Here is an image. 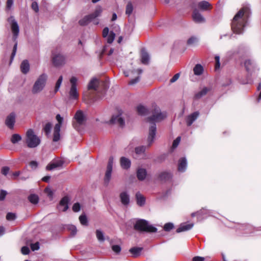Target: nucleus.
Masks as SVG:
<instances>
[{"instance_id": "nucleus-1", "label": "nucleus", "mask_w": 261, "mask_h": 261, "mask_svg": "<svg viewBox=\"0 0 261 261\" xmlns=\"http://www.w3.org/2000/svg\"><path fill=\"white\" fill-rule=\"evenodd\" d=\"M151 110L152 115L147 118V121L150 123L149 128V133L147 137V147H149L154 141L156 132V127L155 122H160L166 117V113L161 112L159 107L153 105Z\"/></svg>"}, {"instance_id": "nucleus-2", "label": "nucleus", "mask_w": 261, "mask_h": 261, "mask_svg": "<svg viewBox=\"0 0 261 261\" xmlns=\"http://www.w3.org/2000/svg\"><path fill=\"white\" fill-rule=\"evenodd\" d=\"M249 14V8L244 7L235 15L231 22V29L234 33L241 34L243 33Z\"/></svg>"}, {"instance_id": "nucleus-3", "label": "nucleus", "mask_w": 261, "mask_h": 261, "mask_svg": "<svg viewBox=\"0 0 261 261\" xmlns=\"http://www.w3.org/2000/svg\"><path fill=\"white\" fill-rule=\"evenodd\" d=\"M8 21L11 25V31H12V34H13V39L14 41L15 42V43L13 46V51H12V53L11 56L10 63H11V61L13 60V59L14 58V57H15L16 53L17 45L16 39L19 35V28L18 24L16 20L15 19V18L13 16H10L8 18Z\"/></svg>"}, {"instance_id": "nucleus-4", "label": "nucleus", "mask_w": 261, "mask_h": 261, "mask_svg": "<svg viewBox=\"0 0 261 261\" xmlns=\"http://www.w3.org/2000/svg\"><path fill=\"white\" fill-rule=\"evenodd\" d=\"M41 143V140L32 129H29L26 133L25 143L29 148H36Z\"/></svg>"}, {"instance_id": "nucleus-5", "label": "nucleus", "mask_w": 261, "mask_h": 261, "mask_svg": "<svg viewBox=\"0 0 261 261\" xmlns=\"http://www.w3.org/2000/svg\"><path fill=\"white\" fill-rule=\"evenodd\" d=\"M47 75L42 73L37 78L32 89L33 94H37L41 92L44 88L47 80Z\"/></svg>"}, {"instance_id": "nucleus-6", "label": "nucleus", "mask_w": 261, "mask_h": 261, "mask_svg": "<svg viewBox=\"0 0 261 261\" xmlns=\"http://www.w3.org/2000/svg\"><path fill=\"white\" fill-rule=\"evenodd\" d=\"M98 87H101V90L105 92L109 88V84L107 80L99 81L96 78H93L89 82L88 88L89 90L93 89L99 92Z\"/></svg>"}, {"instance_id": "nucleus-7", "label": "nucleus", "mask_w": 261, "mask_h": 261, "mask_svg": "<svg viewBox=\"0 0 261 261\" xmlns=\"http://www.w3.org/2000/svg\"><path fill=\"white\" fill-rule=\"evenodd\" d=\"M134 228L138 230L148 232H154L157 231L155 227L149 225L147 221L143 219L138 220L134 225Z\"/></svg>"}, {"instance_id": "nucleus-8", "label": "nucleus", "mask_w": 261, "mask_h": 261, "mask_svg": "<svg viewBox=\"0 0 261 261\" xmlns=\"http://www.w3.org/2000/svg\"><path fill=\"white\" fill-rule=\"evenodd\" d=\"M102 11V8L100 7H96L93 13L84 16L82 19L79 20V23L80 25L81 26L88 25L94 19L99 16Z\"/></svg>"}, {"instance_id": "nucleus-9", "label": "nucleus", "mask_w": 261, "mask_h": 261, "mask_svg": "<svg viewBox=\"0 0 261 261\" xmlns=\"http://www.w3.org/2000/svg\"><path fill=\"white\" fill-rule=\"evenodd\" d=\"M131 69H129L128 71H124V74L125 76H130L134 77L128 83L130 85H134L137 83L139 81V75L141 74L142 70L140 68H134L132 67Z\"/></svg>"}, {"instance_id": "nucleus-10", "label": "nucleus", "mask_w": 261, "mask_h": 261, "mask_svg": "<svg viewBox=\"0 0 261 261\" xmlns=\"http://www.w3.org/2000/svg\"><path fill=\"white\" fill-rule=\"evenodd\" d=\"M74 119L75 122H73V126L76 130L80 131L81 126L86 122V116L82 111L78 110L74 115Z\"/></svg>"}, {"instance_id": "nucleus-11", "label": "nucleus", "mask_w": 261, "mask_h": 261, "mask_svg": "<svg viewBox=\"0 0 261 261\" xmlns=\"http://www.w3.org/2000/svg\"><path fill=\"white\" fill-rule=\"evenodd\" d=\"M77 79L72 76L70 79L71 87L68 92L69 98L71 100H76L79 99V94L77 89Z\"/></svg>"}, {"instance_id": "nucleus-12", "label": "nucleus", "mask_w": 261, "mask_h": 261, "mask_svg": "<svg viewBox=\"0 0 261 261\" xmlns=\"http://www.w3.org/2000/svg\"><path fill=\"white\" fill-rule=\"evenodd\" d=\"M56 119L58 121V123H57L55 125L54 129L53 141L54 142H57L60 139V133L61 130V127L63 121V117H62L60 114L57 115Z\"/></svg>"}, {"instance_id": "nucleus-13", "label": "nucleus", "mask_w": 261, "mask_h": 261, "mask_svg": "<svg viewBox=\"0 0 261 261\" xmlns=\"http://www.w3.org/2000/svg\"><path fill=\"white\" fill-rule=\"evenodd\" d=\"M113 158L110 157L107 167V170L105 173L104 182L105 184L108 185L111 179V174L113 169Z\"/></svg>"}, {"instance_id": "nucleus-14", "label": "nucleus", "mask_w": 261, "mask_h": 261, "mask_svg": "<svg viewBox=\"0 0 261 261\" xmlns=\"http://www.w3.org/2000/svg\"><path fill=\"white\" fill-rule=\"evenodd\" d=\"M67 58L62 53L53 55V62L54 65H61L66 63Z\"/></svg>"}, {"instance_id": "nucleus-15", "label": "nucleus", "mask_w": 261, "mask_h": 261, "mask_svg": "<svg viewBox=\"0 0 261 261\" xmlns=\"http://www.w3.org/2000/svg\"><path fill=\"white\" fill-rule=\"evenodd\" d=\"M192 18L193 20L196 23H203L205 21V18L199 12L196 8L193 9Z\"/></svg>"}, {"instance_id": "nucleus-16", "label": "nucleus", "mask_w": 261, "mask_h": 261, "mask_svg": "<svg viewBox=\"0 0 261 261\" xmlns=\"http://www.w3.org/2000/svg\"><path fill=\"white\" fill-rule=\"evenodd\" d=\"M69 198L67 196H65L60 200L58 209L59 211L65 212L68 208V202Z\"/></svg>"}, {"instance_id": "nucleus-17", "label": "nucleus", "mask_w": 261, "mask_h": 261, "mask_svg": "<svg viewBox=\"0 0 261 261\" xmlns=\"http://www.w3.org/2000/svg\"><path fill=\"white\" fill-rule=\"evenodd\" d=\"M15 122V115L12 113L9 115L6 119L5 123L6 125L10 129H12Z\"/></svg>"}, {"instance_id": "nucleus-18", "label": "nucleus", "mask_w": 261, "mask_h": 261, "mask_svg": "<svg viewBox=\"0 0 261 261\" xmlns=\"http://www.w3.org/2000/svg\"><path fill=\"white\" fill-rule=\"evenodd\" d=\"M110 123L117 124L120 126H123L124 125V121L121 117L120 115H113L110 121Z\"/></svg>"}, {"instance_id": "nucleus-19", "label": "nucleus", "mask_w": 261, "mask_h": 261, "mask_svg": "<svg viewBox=\"0 0 261 261\" xmlns=\"http://www.w3.org/2000/svg\"><path fill=\"white\" fill-rule=\"evenodd\" d=\"M146 147L145 146H140L135 148V154L136 158L141 156L142 159H146V154L145 153Z\"/></svg>"}, {"instance_id": "nucleus-20", "label": "nucleus", "mask_w": 261, "mask_h": 261, "mask_svg": "<svg viewBox=\"0 0 261 261\" xmlns=\"http://www.w3.org/2000/svg\"><path fill=\"white\" fill-rule=\"evenodd\" d=\"M187 166V161L186 158H182L178 161V170L184 172L186 171Z\"/></svg>"}, {"instance_id": "nucleus-21", "label": "nucleus", "mask_w": 261, "mask_h": 261, "mask_svg": "<svg viewBox=\"0 0 261 261\" xmlns=\"http://www.w3.org/2000/svg\"><path fill=\"white\" fill-rule=\"evenodd\" d=\"M120 199L122 204L125 206L128 205L129 203V195L126 192H123L120 193Z\"/></svg>"}, {"instance_id": "nucleus-22", "label": "nucleus", "mask_w": 261, "mask_h": 261, "mask_svg": "<svg viewBox=\"0 0 261 261\" xmlns=\"http://www.w3.org/2000/svg\"><path fill=\"white\" fill-rule=\"evenodd\" d=\"M193 223H182L180 225L179 227L176 229V232L177 233H179L182 231L189 230L191 229L193 227Z\"/></svg>"}, {"instance_id": "nucleus-23", "label": "nucleus", "mask_w": 261, "mask_h": 261, "mask_svg": "<svg viewBox=\"0 0 261 261\" xmlns=\"http://www.w3.org/2000/svg\"><path fill=\"white\" fill-rule=\"evenodd\" d=\"M199 113L198 112H195L189 115L187 118V124L188 126H190L193 122L198 118Z\"/></svg>"}, {"instance_id": "nucleus-24", "label": "nucleus", "mask_w": 261, "mask_h": 261, "mask_svg": "<svg viewBox=\"0 0 261 261\" xmlns=\"http://www.w3.org/2000/svg\"><path fill=\"white\" fill-rule=\"evenodd\" d=\"M136 199L137 204L139 206H142L145 204V198L140 192H137L136 194Z\"/></svg>"}, {"instance_id": "nucleus-25", "label": "nucleus", "mask_w": 261, "mask_h": 261, "mask_svg": "<svg viewBox=\"0 0 261 261\" xmlns=\"http://www.w3.org/2000/svg\"><path fill=\"white\" fill-rule=\"evenodd\" d=\"M150 56L148 53L145 50H141V62L143 64H148L149 63Z\"/></svg>"}, {"instance_id": "nucleus-26", "label": "nucleus", "mask_w": 261, "mask_h": 261, "mask_svg": "<svg viewBox=\"0 0 261 261\" xmlns=\"http://www.w3.org/2000/svg\"><path fill=\"white\" fill-rule=\"evenodd\" d=\"M120 164L123 169H127L130 166L131 162L129 159L125 157H121L120 159Z\"/></svg>"}, {"instance_id": "nucleus-27", "label": "nucleus", "mask_w": 261, "mask_h": 261, "mask_svg": "<svg viewBox=\"0 0 261 261\" xmlns=\"http://www.w3.org/2000/svg\"><path fill=\"white\" fill-rule=\"evenodd\" d=\"M63 164V162L61 160H58L48 164L46 166V170H51L57 167H61Z\"/></svg>"}, {"instance_id": "nucleus-28", "label": "nucleus", "mask_w": 261, "mask_h": 261, "mask_svg": "<svg viewBox=\"0 0 261 261\" xmlns=\"http://www.w3.org/2000/svg\"><path fill=\"white\" fill-rule=\"evenodd\" d=\"M147 172L146 169L143 168H139L137 172V176L140 180H143L146 176Z\"/></svg>"}, {"instance_id": "nucleus-29", "label": "nucleus", "mask_w": 261, "mask_h": 261, "mask_svg": "<svg viewBox=\"0 0 261 261\" xmlns=\"http://www.w3.org/2000/svg\"><path fill=\"white\" fill-rule=\"evenodd\" d=\"M172 174L170 172H162L159 176V178L161 181H168L172 178Z\"/></svg>"}, {"instance_id": "nucleus-30", "label": "nucleus", "mask_w": 261, "mask_h": 261, "mask_svg": "<svg viewBox=\"0 0 261 261\" xmlns=\"http://www.w3.org/2000/svg\"><path fill=\"white\" fill-rule=\"evenodd\" d=\"M199 39L198 37L193 36L191 37L188 40H187V44L191 46H195L198 44L199 42Z\"/></svg>"}, {"instance_id": "nucleus-31", "label": "nucleus", "mask_w": 261, "mask_h": 261, "mask_svg": "<svg viewBox=\"0 0 261 261\" xmlns=\"http://www.w3.org/2000/svg\"><path fill=\"white\" fill-rule=\"evenodd\" d=\"M138 113L142 116L146 115L148 113V110L143 106L139 105L137 108Z\"/></svg>"}, {"instance_id": "nucleus-32", "label": "nucleus", "mask_w": 261, "mask_h": 261, "mask_svg": "<svg viewBox=\"0 0 261 261\" xmlns=\"http://www.w3.org/2000/svg\"><path fill=\"white\" fill-rule=\"evenodd\" d=\"M198 7L202 10H206L210 6V3L206 1H201L198 3Z\"/></svg>"}, {"instance_id": "nucleus-33", "label": "nucleus", "mask_w": 261, "mask_h": 261, "mask_svg": "<svg viewBox=\"0 0 261 261\" xmlns=\"http://www.w3.org/2000/svg\"><path fill=\"white\" fill-rule=\"evenodd\" d=\"M141 250V248L133 247L130 248L129 251L133 254L134 257H137L139 255Z\"/></svg>"}, {"instance_id": "nucleus-34", "label": "nucleus", "mask_w": 261, "mask_h": 261, "mask_svg": "<svg viewBox=\"0 0 261 261\" xmlns=\"http://www.w3.org/2000/svg\"><path fill=\"white\" fill-rule=\"evenodd\" d=\"M208 91V89L207 88H204L200 91L198 92L195 94V97L197 99L200 98L201 97L205 95L207 93Z\"/></svg>"}, {"instance_id": "nucleus-35", "label": "nucleus", "mask_w": 261, "mask_h": 261, "mask_svg": "<svg viewBox=\"0 0 261 261\" xmlns=\"http://www.w3.org/2000/svg\"><path fill=\"white\" fill-rule=\"evenodd\" d=\"M28 199L30 202L35 204L38 202L39 198L37 195L33 194L28 197Z\"/></svg>"}, {"instance_id": "nucleus-36", "label": "nucleus", "mask_w": 261, "mask_h": 261, "mask_svg": "<svg viewBox=\"0 0 261 261\" xmlns=\"http://www.w3.org/2000/svg\"><path fill=\"white\" fill-rule=\"evenodd\" d=\"M21 140V137L18 134H13L12 136L11 141L12 143L15 144Z\"/></svg>"}, {"instance_id": "nucleus-37", "label": "nucleus", "mask_w": 261, "mask_h": 261, "mask_svg": "<svg viewBox=\"0 0 261 261\" xmlns=\"http://www.w3.org/2000/svg\"><path fill=\"white\" fill-rule=\"evenodd\" d=\"M62 81H63V76L62 75H61L58 80H57L56 83V85H55V92L56 93L57 92L60 88V86L61 85V84L62 83Z\"/></svg>"}, {"instance_id": "nucleus-38", "label": "nucleus", "mask_w": 261, "mask_h": 261, "mask_svg": "<svg viewBox=\"0 0 261 261\" xmlns=\"http://www.w3.org/2000/svg\"><path fill=\"white\" fill-rule=\"evenodd\" d=\"M79 220L82 225L85 226L88 225L87 218L85 214H82L80 216Z\"/></svg>"}, {"instance_id": "nucleus-39", "label": "nucleus", "mask_w": 261, "mask_h": 261, "mask_svg": "<svg viewBox=\"0 0 261 261\" xmlns=\"http://www.w3.org/2000/svg\"><path fill=\"white\" fill-rule=\"evenodd\" d=\"M193 71L195 75H201L203 71V66H195Z\"/></svg>"}, {"instance_id": "nucleus-40", "label": "nucleus", "mask_w": 261, "mask_h": 261, "mask_svg": "<svg viewBox=\"0 0 261 261\" xmlns=\"http://www.w3.org/2000/svg\"><path fill=\"white\" fill-rule=\"evenodd\" d=\"M96 235L98 240L100 242H103L105 238L103 232L100 230H96Z\"/></svg>"}, {"instance_id": "nucleus-41", "label": "nucleus", "mask_w": 261, "mask_h": 261, "mask_svg": "<svg viewBox=\"0 0 261 261\" xmlns=\"http://www.w3.org/2000/svg\"><path fill=\"white\" fill-rule=\"evenodd\" d=\"M107 41L108 43H112L115 37V34L113 32H111L109 35L107 37Z\"/></svg>"}, {"instance_id": "nucleus-42", "label": "nucleus", "mask_w": 261, "mask_h": 261, "mask_svg": "<svg viewBox=\"0 0 261 261\" xmlns=\"http://www.w3.org/2000/svg\"><path fill=\"white\" fill-rule=\"evenodd\" d=\"M133 6L130 2L128 3L126 7L125 13L127 15H129L133 12Z\"/></svg>"}, {"instance_id": "nucleus-43", "label": "nucleus", "mask_w": 261, "mask_h": 261, "mask_svg": "<svg viewBox=\"0 0 261 261\" xmlns=\"http://www.w3.org/2000/svg\"><path fill=\"white\" fill-rule=\"evenodd\" d=\"M68 229L70 231L72 236H74L77 232V229L74 225H71L68 226Z\"/></svg>"}, {"instance_id": "nucleus-44", "label": "nucleus", "mask_w": 261, "mask_h": 261, "mask_svg": "<svg viewBox=\"0 0 261 261\" xmlns=\"http://www.w3.org/2000/svg\"><path fill=\"white\" fill-rule=\"evenodd\" d=\"M51 124L50 123H47L45 124L44 127V131L46 135H48L51 130Z\"/></svg>"}, {"instance_id": "nucleus-45", "label": "nucleus", "mask_w": 261, "mask_h": 261, "mask_svg": "<svg viewBox=\"0 0 261 261\" xmlns=\"http://www.w3.org/2000/svg\"><path fill=\"white\" fill-rule=\"evenodd\" d=\"M173 227L174 225L172 223H167L165 224L164 229L165 231H169L171 230Z\"/></svg>"}, {"instance_id": "nucleus-46", "label": "nucleus", "mask_w": 261, "mask_h": 261, "mask_svg": "<svg viewBox=\"0 0 261 261\" xmlns=\"http://www.w3.org/2000/svg\"><path fill=\"white\" fill-rule=\"evenodd\" d=\"M112 250L117 254H118L120 252L121 250V248L119 245H114L112 247Z\"/></svg>"}, {"instance_id": "nucleus-47", "label": "nucleus", "mask_w": 261, "mask_h": 261, "mask_svg": "<svg viewBox=\"0 0 261 261\" xmlns=\"http://www.w3.org/2000/svg\"><path fill=\"white\" fill-rule=\"evenodd\" d=\"M81 210V205L79 202L74 203L72 206V210L74 212H78Z\"/></svg>"}, {"instance_id": "nucleus-48", "label": "nucleus", "mask_w": 261, "mask_h": 261, "mask_svg": "<svg viewBox=\"0 0 261 261\" xmlns=\"http://www.w3.org/2000/svg\"><path fill=\"white\" fill-rule=\"evenodd\" d=\"M6 218L8 220H14L16 218V215L12 213H8L6 216Z\"/></svg>"}, {"instance_id": "nucleus-49", "label": "nucleus", "mask_w": 261, "mask_h": 261, "mask_svg": "<svg viewBox=\"0 0 261 261\" xmlns=\"http://www.w3.org/2000/svg\"><path fill=\"white\" fill-rule=\"evenodd\" d=\"M180 137H178L175 140L173 141L172 144V148L174 149L177 147L180 141Z\"/></svg>"}, {"instance_id": "nucleus-50", "label": "nucleus", "mask_w": 261, "mask_h": 261, "mask_svg": "<svg viewBox=\"0 0 261 261\" xmlns=\"http://www.w3.org/2000/svg\"><path fill=\"white\" fill-rule=\"evenodd\" d=\"M31 248L32 251L38 250L39 249V242H36L34 244H31Z\"/></svg>"}, {"instance_id": "nucleus-51", "label": "nucleus", "mask_w": 261, "mask_h": 261, "mask_svg": "<svg viewBox=\"0 0 261 261\" xmlns=\"http://www.w3.org/2000/svg\"><path fill=\"white\" fill-rule=\"evenodd\" d=\"M21 252L22 254L27 255L30 253V251L28 247L23 246L21 248Z\"/></svg>"}, {"instance_id": "nucleus-52", "label": "nucleus", "mask_w": 261, "mask_h": 261, "mask_svg": "<svg viewBox=\"0 0 261 261\" xmlns=\"http://www.w3.org/2000/svg\"><path fill=\"white\" fill-rule=\"evenodd\" d=\"M31 7H32V9L34 11H35L36 12H38L39 7H38V4L36 2H34L32 3Z\"/></svg>"}, {"instance_id": "nucleus-53", "label": "nucleus", "mask_w": 261, "mask_h": 261, "mask_svg": "<svg viewBox=\"0 0 261 261\" xmlns=\"http://www.w3.org/2000/svg\"><path fill=\"white\" fill-rule=\"evenodd\" d=\"M7 194V191L2 190L0 192V200L2 201L5 199V197Z\"/></svg>"}, {"instance_id": "nucleus-54", "label": "nucleus", "mask_w": 261, "mask_h": 261, "mask_svg": "<svg viewBox=\"0 0 261 261\" xmlns=\"http://www.w3.org/2000/svg\"><path fill=\"white\" fill-rule=\"evenodd\" d=\"M21 71L24 73L27 74L30 70V66H20Z\"/></svg>"}, {"instance_id": "nucleus-55", "label": "nucleus", "mask_w": 261, "mask_h": 261, "mask_svg": "<svg viewBox=\"0 0 261 261\" xmlns=\"http://www.w3.org/2000/svg\"><path fill=\"white\" fill-rule=\"evenodd\" d=\"M9 170L10 168L8 167H4L2 169V173L4 175H6L8 173Z\"/></svg>"}, {"instance_id": "nucleus-56", "label": "nucleus", "mask_w": 261, "mask_h": 261, "mask_svg": "<svg viewBox=\"0 0 261 261\" xmlns=\"http://www.w3.org/2000/svg\"><path fill=\"white\" fill-rule=\"evenodd\" d=\"M30 166L32 168V169H35L37 168L38 166V163L36 161H31L30 163Z\"/></svg>"}, {"instance_id": "nucleus-57", "label": "nucleus", "mask_w": 261, "mask_h": 261, "mask_svg": "<svg viewBox=\"0 0 261 261\" xmlns=\"http://www.w3.org/2000/svg\"><path fill=\"white\" fill-rule=\"evenodd\" d=\"M109 30L108 28H107V27L105 28L102 31V36L104 38L107 37L108 36V35H109Z\"/></svg>"}, {"instance_id": "nucleus-58", "label": "nucleus", "mask_w": 261, "mask_h": 261, "mask_svg": "<svg viewBox=\"0 0 261 261\" xmlns=\"http://www.w3.org/2000/svg\"><path fill=\"white\" fill-rule=\"evenodd\" d=\"M179 75H180V73H177L176 74H175L172 79H171L170 82V83H174L175 82V81H176L179 78Z\"/></svg>"}, {"instance_id": "nucleus-59", "label": "nucleus", "mask_w": 261, "mask_h": 261, "mask_svg": "<svg viewBox=\"0 0 261 261\" xmlns=\"http://www.w3.org/2000/svg\"><path fill=\"white\" fill-rule=\"evenodd\" d=\"M20 171H15L14 172H13L12 174V177L11 178L12 179H16L18 176L20 175Z\"/></svg>"}, {"instance_id": "nucleus-60", "label": "nucleus", "mask_w": 261, "mask_h": 261, "mask_svg": "<svg viewBox=\"0 0 261 261\" xmlns=\"http://www.w3.org/2000/svg\"><path fill=\"white\" fill-rule=\"evenodd\" d=\"M193 261H204V258L201 256H195L193 258Z\"/></svg>"}, {"instance_id": "nucleus-61", "label": "nucleus", "mask_w": 261, "mask_h": 261, "mask_svg": "<svg viewBox=\"0 0 261 261\" xmlns=\"http://www.w3.org/2000/svg\"><path fill=\"white\" fill-rule=\"evenodd\" d=\"M215 60L216 62L215 65H220V57L218 55L215 56Z\"/></svg>"}, {"instance_id": "nucleus-62", "label": "nucleus", "mask_w": 261, "mask_h": 261, "mask_svg": "<svg viewBox=\"0 0 261 261\" xmlns=\"http://www.w3.org/2000/svg\"><path fill=\"white\" fill-rule=\"evenodd\" d=\"M253 63H252V61L250 60V59H246L244 61V65H245V66H247V65H250L251 64H252Z\"/></svg>"}, {"instance_id": "nucleus-63", "label": "nucleus", "mask_w": 261, "mask_h": 261, "mask_svg": "<svg viewBox=\"0 0 261 261\" xmlns=\"http://www.w3.org/2000/svg\"><path fill=\"white\" fill-rule=\"evenodd\" d=\"M13 5V0H8L7 2V7L10 9Z\"/></svg>"}, {"instance_id": "nucleus-64", "label": "nucleus", "mask_w": 261, "mask_h": 261, "mask_svg": "<svg viewBox=\"0 0 261 261\" xmlns=\"http://www.w3.org/2000/svg\"><path fill=\"white\" fill-rule=\"evenodd\" d=\"M50 178V177L49 176H46L43 177L42 178V180L45 182H48Z\"/></svg>"}]
</instances>
